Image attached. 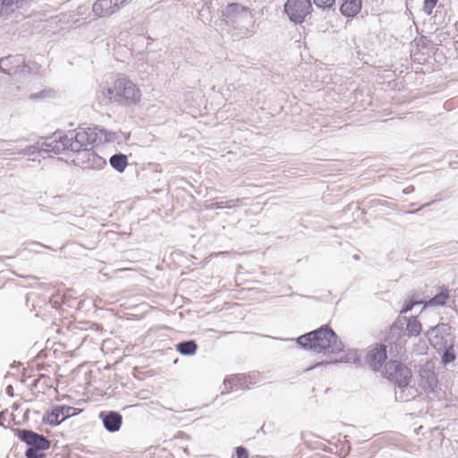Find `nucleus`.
I'll return each instance as SVG.
<instances>
[{
	"mask_svg": "<svg viewBox=\"0 0 458 458\" xmlns=\"http://www.w3.org/2000/svg\"><path fill=\"white\" fill-rule=\"evenodd\" d=\"M98 140L99 132L97 128L79 127L64 135L55 133L48 146L55 153L64 149L79 152L91 149Z\"/></svg>",
	"mask_w": 458,
	"mask_h": 458,
	"instance_id": "nucleus-1",
	"label": "nucleus"
},
{
	"mask_svg": "<svg viewBox=\"0 0 458 458\" xmlns=\"http://www.w3.org/2000/svg\"><path fill=\"white\" fill-rule=\"evenodd\" d=\"M221 21L242 38H247L252 33L250 28L254 26L253 13L250 7L242 4H227L221 11Z\"/></svg>",
	"mask_w": 458,
	"mask_h": 458,
	"instance_id": "nucleus-2",
	"label": "nucleus"
},
{
	"mask_svg": "<svg viewBox=\"0 0 458 458\" xmlns=\"http://www.w3.org/2000/svg\"><path fill=\"white\" fill-rule=\"evenodd\" d=\"M297 342L302 347L317 352H328L338 353L344 350V344L338 340L335 333L328 327H322L298 337Z\"/></svg>",
	"mask_w": 458,
	"mask_h": 458,
	"instance_id": "nucleus-3",
	"label": "nucleus"
},
{
	"mask_svg": "<svg viewBox=\"0 0 458 458\" xmlns=\"http://www.w3.org/2000/svg\"><path fill=\"white\" fill-rule=\"evenodd\" d=\"M104 94L110 101L124 105L136 104L141 97L138 86L124 76L113 79L106 85Z\"/></svg>",
	"mask_w": 458,
	"mask_h": 458,
	"instance_id": "nucleus-4",
	"label": "nucleus"
},
{
	"mask_svg": "<svg viewBox=\"0 0 458 458\" xmlns=\"http://www.w3.org/2000/svg\"><path fill=\"white\" fill-rule=\"evenodd\" d=\"M385 375L387 379L399 387H406L412 377L411 369L398 360H390L386 364Z\"/></svg>",
	"mask_w": 458,
	"mask_h": 458,
	"instance_id": "nucleus-5",
	"label": "nucleus"
},
{
	"mask_svg": "<svg viewBox=\"0 0 458 458\" xmlns=\"http://www.w3.org/2000/svg\"><path fill=\"white\" fill-rule=\"evenodd\" d=\"M311 11L312 5L310 0H287L284 4V12L295 23H301Z\"/></svg>",
	"mask_w": 458,
	"mask_h": 458,
	"instance_id": "nucleus-6",
	"label": "nucleus"
},
{
	"mask_svg": "<svg viewBox=\"0 0 458 458\" xmlns=\"http://www.w3.org/2000/svg\"><path fill=\"white\" fill-rule=\"evenodd\" d=\"M81 409L68 405H58L53 407L46 412L43 420L51 426H57L68 418L78 415L81 412Z\"/></svg>",
	"mask_w": 458,
	"mask_h": 458,
	"instance_id": "nucleus-7",
	"label": "nucleus"
},
{
	"mask_svg": "<svg viewBox=\"0 0 458 458\" xmlns=\"http://www.w3.org/2000/svg\"><path fill=\"white\" fill-rule=\"evenodd\" d=\"M387 359L386 345L375 344L369 347L365 362L373 369L379 370Z\"/></svg>",
	"mask_w": 458,
	"mask_h": 458,
	"instance_id": "nucleus-8",
	"label": "nucleus"
},
{
	"mask_svg": "<svg viewBox=\"0 0 458 458\" xmlns=\"http://www.w3.org/2000/svg\"><path fill=\"white\" fill-rule=\"evenodd\" d=\"M127 0H98L92 6V12L98 17H106L118 11Z\"/></svg>",
	"mask_w": 458,
	"mask_h": 458,
	"instance_id": "nucleus-9",
	"label": "nucleus"
},
{
	"mask_svg": "<svg viewBox=\"0 0 458 458\" xmlns=\"http://www.w3.org/2000/svg\"><path fill=\"white\" fill-rule=\"evenodd\" d=\"M17 437L27 445L38 450H47L50 446V442L45 437L30 430L19 429L17 431Z\"/></svg>",
	"mask_w": 458,
	"mask_h": 458,
	"instance_id": "nucleus-10",
	"label": "nucleus"
},
{
	"mask_svg": "<svg viewBox=\"0 0 458 458\" xmlns=\"http://www.w3.org/2000/svg\"><path fill=\"white\" fill-rule=\"evenodd\" d=\"M104 427L110 432H116L120 429L123 423V417L119 412L108 411L100 413Z\"/></svg>",
	"mask_w": 458,
	"mask_h": 458,
	"instance_id": "nucleus-11",
	"label": "nucleus"
},
{
	"mask_svg": "<svg viewBox=\"0 0 458 458\" xmlns=\"http://www.w3.org/2000/svg\"><path fill=\"white\" fill-rule=\"evenodd\" d=\"M361 5V0H340V12L346 17H354L360 13Z\"/></svg>",
	"mask_w": 458,
	"mask_h": 458,
	"instance_id": "nucleus-12",
	"label": "nucleus"
},
{
	"mask_svg": "<svg viewBox=\"0 0 458 458\" xmlns=\"http://www.w3.org/2000/svg\"><path fill=\"white\" fill-rule=\"evenodd\" d=\"M449 299V291L445 287H441L437 294L425 302V307L443 306Z\"/></svg>",
	"mask_w": 458,
	"mask_h": 458,
	"instance_id": "nucleus-13",
	"label": "nucleus"
},
{
	"mask_svg": "<svg viewBox=\"0 0 458 458\" xmlns=\"http://www.w3.org/2000/svg\"><path fill=\"white\" fill-rule=\"evenodd\" d=\"M88 167L92 169H99L106 165V159L95 152H88Z\"/></svg>",
	"mask_w": 458,
	"mask_h": 458,
	"instance_id": "nucleus-14",
	"label": "nucleus"
},
{
	"mask_svg": "<svg viewBox=\"0 0 458 458\" xmlns=\"http://www.w3.org/2000/svg\"><path fill=\"white\" fill-rule=\"evenodd\" d=\"M110 165L118 172L122 173L128 165L127 157L123 154H116L111 157Z\"/></svg>",
	"mask_w": 458,
	"mask_h": 458,
	"instance_id": "nucleus-15",
	"label": "nucleus"
},
{
	"mask_svg": "<svg viewBox=\"0 0 458 458\" xmlns=\"http://www.w3.org/2000/svg\"><path fill=\"white\" fill-rule=\"evenodd\" d=\"M19 64L22 63V60L20 58L14 57V56H8L5 58L0 59V67L7 73H12L15 72V68L12 66L13 64Z\"/></svg>",
	"mask_w": 458,
	"mask_h": 458,
	"instance_id": "nucleus-16",
	"label": "nucleus"
},
{
	"mask_svg": "<svg viewBox=\"0 0 458 458\" xmlns=\"http://www.w3.org/2000/svg\"><path fill=\"white\" fill-rule=\"evenodd\" d=\"M422 330V326L420 322L415 318L411 317L408 319L406 325V331L410 336L411 335H419Z\"/></svg>",
	"mask_w": 458,
	"mask_h": 458,
	"instance_id": "nucleus-17",
	"label": "nucleus"
},
{
	"mask_svg": "<svg viewBox=\"0 0 458 458\" xmlns=\"http://www.w3.org/2000/svg\"><path fill=\"white\" fill-rule=\"evenodd\" d=\"M176 350L184 355H192L197 351V344L194 341L183 342L176 346Z\"/></svg>",
	"mask_w": 458,
	"mask_h": 458,
	"instance_id": "nucleus-18",
	"label": "nucleus"
},
{
	"mask_svg": "<svg viewBox=\"0 0 458 458\" xmlns=\"http://www.w3.org/2000/svg\"><path fill=\"white\" fill-rule=\"evenodd\" d=\"M455 360V354L453 346L447 348L442 356V362L445 364L453 362Z\"/></svg>",
	"mask_w": 458,
	"mask_h": 458,
	"instance_id": "nucleus-19",
	"label": "nucleus"
},
{
	"mask_svg": "<svg viewBox=\"0 0 458 458\" xmlns=\"http://www.w3.org/2000/svg\"><path fill=\"white\" fill-rule=\"evenodd\" d=\"M437 4V0H425L423 2V11L426 14L430 15Z\"/></svg>",
	"mask_w": 458,
	"mask_h": 458,
	"instance_id": "nucleus-20",
	"label": "nucleus"
},
{
	"mask_svg": "<svg viewBox=\"0 0 458 458\" xmlns=\"http://www.w3.org/2000/svg\"><path fill=\"white\" fill-rule=\"evenodd\" d=\"M335 0H313L318 7L329 8L334 5Z\"/></svg>",
	"mask_w": 458,
	"mask_h": 458,
	"instance_id": "nucleus-21",
	"label": "nucleus"
},
{
	"mask_svg": "<svg viewBox=\"0 0 458 458\" xmlns=\"http://www.w3.org/2000/svg\"><path fill=\"white\" fill-rule=\"evenodd\" d=\"M418 303H419L418 301H412V300H411V301H407V302L403 305V309H402V310H401V313H407L408 311L411 310V309H412L416 304H418Z\"/></svg>",
	"mask_w": 458,
	"mask_h": 458,
	"instance_id": "nucleus-22",
	"label": "nucleus"
},
{
	"mask_svg": "<svg viewBox=\"0 0 458 458\" xmlns=\"http://www.w3.org/2000/svg\"><path fill=\"white\" fill-rule=\"evenodd\" d=\"M249 454L246 448L242 446H238L236 448V458H248Z\"/></svg>",
	"mask_w": 458,
	"mask_h": 458,
	"instance_id": "nucleus-23",
	"label": "nucleus"
},
{
	"mask_svg": "<svg viewBox=\"0 0 458 458\" xmlns=\"http://www.w3.org/2000/svg\"><path fill=\"white\" fill-rule=\"evenodd\" d=\"M25 454L28 458H38L39 457L38 454V449H36L34 447L27 449Z\"/></svg>",
	"mask_w": 458,
	"mask_h": 458,
	"instance_id": "nucleus-24",
	"label": "nucleus"
},
{
	"mask_svg": "<svg viewBox=\"0 0 458 458\" xmlns=\"http://www.w3.org/2000/svg\"><path fill=\"white\" fill-rule=\"evenodd\" d=\"M4 13H9L7 9L5 8L4 1L0 0V15Z\"/></svg>",
	"mask_w": 458,
	"mask_h": 458,
	"instance_id": "nucleus-25",
	"label": "nucleus"
},
{
	"mask_svg": "<svg viewBox=\"0 0 458 458\" xmlns=\"http://www.w3.org/2000/svg\"><path fill=\"white\" fill-rule=\"evenodd\" d=\"M226 207H227L226 205H225V206H224V205H222V204H217V205H216V208H226Z\"/></svg>",
	"mask_w": 458,
	"mask_h": 458,
	"instance_id": "nucleus-26",
	"label": "nucleus"
},
{
	"mask_svg": "<svg viewBox=\"0 0 458 458\" xmlns=\"http://www.w3.org/2000/svg\"><path fill=\"white\" fill-rule=\"evenodd\" d=\"M431 341H432V344H433V345H437V342H435V340H434V339H432Z\"/></svg>",
	"mask_w": 458,
	"mask_h": 458,
	"instance_id": "nucleus-27",
	"label": "nucleus"
}]
</instances>
